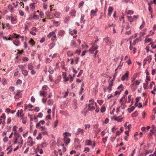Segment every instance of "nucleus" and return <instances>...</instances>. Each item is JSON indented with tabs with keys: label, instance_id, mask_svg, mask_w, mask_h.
Returning <instances> with one entry per match:
<instances>
[{
	"label": "nucleus",
	"instance_id": "f3484780",
	"mask_svg": "<svg viewBox=\"0 0 156 156\" xmlns=\"http://www.w3.org/2000/svg\"><path fill=\"white\" fill-rule=\"evenodd\" d=\"M63 136H71V134L68 132H66L63 133Z\"/></svg>",
	"mask_w": 156,
	"mask_h": 156
},
{
	"label": "nucleus",
	"instance_id": "e433bc0d",
	"mask_svg": "<svg viewBox=\"0 0 156 156\" xmlns=\"http://www.w3.org/2000/svg\"><path fill=\"white\" fill-rule=\"evenodd\" d=\"M76 13V11L75 9H73L70 12L71 15L72 16H74Z\"/></svg>",
	"mask_w": 156,
	"mask_h": 156
},
{
	"label": "nucleus",
	"instance_id": "0e129e2a",
	"mask_svg": "<svg viewBox=\"0 0 156 156\" xmlns=\"http://www.w3.org/2000/svg\"><path fill=\"white\" fill-rule=\"evenodd\" d=\"M11 111V110L9 108H8L6 109L5 112H6L9 113Z\"/></svg>",
	"mask_w": 156,
	"mask_h": 156
},
{
	"label": "nucleus",
	"instance_id": "052dcab7",
	"mask_svg": "<svg viewBox=\"0 0 156 156\" xmlns=\"http://www.w3.org/2000/svg\"><path fill=\"white\" fill-rule=\"evenodd\" d=\"M43 116V114L42 113L40 112L38 113L37 117L39 118H41Z\"/></svg>",
	"mask_w": 156,
	"mask_h": 156
},
{
	"label": "nucleus",
	"instance_id": "c03bdc74",
	"mask_svg": "<svg viewBox=\"0 0 156 156\" xmlns=\"http://www.w3.org/2000/svg\"><path fill=\"white\" fill-rule=\"evenodd\" d=\"M118 128H116L115 126H114L113 127L112 129V132H114L116 129H118Z\"/></svg>",
	"mask_w": 156,
	"mask_h": 156
},
{
	"label": "nucleus",
	"instance_id": "bb28decb",
	"mask_svg": "<svg viewBox=\"0 0 156 156\" xmlns=\"http://www.w3.org/2000/svg\"><path fill=\"white\" fill-rule=\"evenodd\" d=\"M88 107L90 108V110H93L95 109V107L91 105V104H89Z\"/></svg>",
	"mask_w": 156,
	"mask_h": 156
},
{
	"label": "nucleus",
	"instance_id": "6ab92c4d",
	"mask_svg": "<svg viewBox=\"0 0 156 156\" xmlns=\"http://www.w3.org/2000/svg\"><path fill=\"white\" fill-rule=\"evenodd\" d=\"M8 7L9 10L12 13L13 12V8L12 5H8Z\"/></svg>",
	"mask_w": 156,
	"mask_h": 156
},
{
	"label": "nucleus",
	"instance_id": "bf43d9fd",
	"mask_svg": "<svg viewBox=\"0 0 156 156\" xmlns=\"http://www.w3.org/2000/svg\"><path fill=\"white\" fill-rule=\"evenodd\" d=\"M139 17V16L138 15H137V16H134L133 17V21L135 20H136L137 19V18Z\"/></svg>",
	"mask_w": 156,
	"mask_h": 156
},
{
	"label": "nucleus",
	"instance_id": "864d4df0",
	"mask_svg": "<svg viewBox=\"0 0 156 156\" xmlns=\"http://www.w3.org/2000/svg\"><path fill=\"white\" fill-rule=\"evenodd\" d=\"M85 128L87 129V128H89L90 127V125L89 124H85Z\"/></svg>",
	"mask_w": 156,
	"mask_h": 156
},
{
	"label": "nucleus",
	"instance_id": "603ef678",
	"mask_svg": "<svg viewBox=\"0 0 156 156\" xmlns=\"http://www.w3.org/2000/svg\"><path fill=\"white\" fill-rule=\"evenodd\" d=\"M20 91H18V92H17L16 93V96H18L19 97H21V95L20 94Z\"/></svg>",
	"mask_w": 156,
	"mask_h": 156
},
{
	"label": "nucleus",
	"instance_id": "37998d69",
	"mask_svg": "<svg viewBox=\"0 0 156 156\" xmlns=\"http://www.w3.org/2000/svg\"><path fill=\"white\" fill-rule=\"evenodd\" d=\"M135 40L136 41L137 43L141 41L142 39L140 37L139 38H136Z\"/></svg>",
	"mask_w": 156,
	"mask_h": 156
},
{
	"label": "nucleus",
	"instance_id": "4c0bfd02",
	"mask_svg": "<svg viewBox=\"0 0 156 156\" xmlns=\"http://www.w3.org/2000/svg\"><path fill=\"white\" fill-rule=\"evenodd\" d=\"M48 103L49 105H52L53 104V102L51 100H49L48 101Z\"/></svg>",
	"mask_w": 156,
	"mask_h": 156
},
{
	"label": "nucleus",
	"instance_id": "423d86ee",
	"mask_svg": "<svg viewBox=\"0 0 156 156\" xmlns=\"http://www.w3.org/2000/svg\"><path fill=\"white\" fill-rule=\"evenodd\" d=\"M113 82L112 80H111L109 82V85L107 89L109 90L108 93H110L112 90V87L113 85Z\"/></svg>",
	"mask_w": 156,
	"mask_h": 156
},
{
	"label": "nucleus",
	"instance_id": "9b49d317",
	"mask_svg": "<svg viewBox=\"0 0 156 156\" xmlns=\"http://www.w3.org/2000/svg\"><path fill=\"white\" fill-rule=\"evenodd\" d=\"M113 10V8L111 6H109L108 9V15L111 16L112 11Z\"/></svg>",
	"mask_w": 156,
	"mask_h": 156
},
{
	"label": "nucleus",
	"instance_id": "09e8293b",
	"mask_svg": "<svg viewBox=\"0 0 156 156\" xmlns=\"http://www.w3.org/2000/svg\"><path fill=\"white\" fill-rule=\"evenodd\" d=\"M48 87L47 85H44L42 87V89L44 90H46L47 89Z\"/></svg>",
	"mask_w": 156,
	"mask_h": 156
},
{
	"label": "nucleus",
	"instance_id": "ea45409f",
	"mask_svg": "<svg viewBox=\"0 0 156 156\" xmlns=\"http://www.w3.org/2000/svg\"><path fill=\"white\" fill-rule=\"evenodd\" d=\"M32 18L33 19L37 20L38 19V16L36 14H34Z\"/></svg>",
	"mask_w": 156,
	"mask_h": 156
},
{
	"label": "nucleus",
	"instance_id": "a211bd4d",
	"mask_svg": "<svg viewBox=\"0 0 156 156\" xmlns=\"http://www.w3.org/2000/svg\"><path fill=\"white\" fill-rule=\"evenodd\" d=\"M28 69L30 70H32L34 69V66L32 63L29 64L28 65Z\"/></svg>",
	"mask_w": 156,
	"mask_h": 156
},
{
	"label": "nucleus",
	"instance_id": "aec40b11",
	"mask_svg": "<svg viewBox=\"0 0 156 156\" xmlns=\"http://www.w3.org/2000/svg\"><path fill=\"white\" fill-rule=\"evenodd\" d=\"M135 109V107L134 106H132L130 108H128V112L130 113L131 112H132Z\"/></svg>",
	"mask_w": 156,
	"mask_h": 156
},
{
	"label": "nucleus",
	"instance_id": "cd10ccee",
	"mask_svg": "<svg viewBox=\"0 0 156 156\" xmlns=\"http://www.w3.org/2000/svg\"><path fill=\"white\" fill-rule=\"evenodd\" d=\"M127 18L128 20L131 23L133 21V20L132 16H128Z\"/></svg>",
	"mask_w": 156,
	"mask_h": 156
},
{
	"label": "nucleus",
	"instance_id": "dca6fc26",
	"mask_svg": "<svg viewBox=\"0 0 156 156\" xmlns=\"http://www.w3.org/2000/svg\"><path fill=\"white\" fill-rule=\"evenodd\" d=\"M22 73L24 76H27L28 74L27 71L25 69L22 70Z\"/></svg>",
	"mask_w": 156,
	"mask_h": 156
},
{
	"label": "nucleus",
	"instance_id": "680f3d73",
	"mask_svg": "<svg viewBox=\"0 0 156 156\" xmlns=\"http://www.w3.org/2000/svg\"><path fill=\"white\" fill-rule=\"evenodd\" d=\"M2 82L3 85H5L6 83L5 79H3L2 80Z\"/></svg>",
	"mask_w": 156,
	"mask_h": 156
},
{
	"label": "nucleus",
	"instance_id": "b1692460",
	"mask_svg": "<svg viewBox=\"0 0 156 156\" xmlns=\"http://www.w3.org/2000/svg\"><path fill=\"white\" fill-rule=\"evenodd\" d=\"M65 31L63 30H60L58 32V34L59 36H62L64 35Z\"/></svg>",
	"mask_w": 156,
	"mask_h": 156
},
{
	"label": "nucleus",
	"instance_id": "e2e57ef3",
	"mask_svg": "<svg viewBox=\"0 0 156 156\" xmlns=\"http://www.w3.org/2000/svg\"><path fill=\"white\" fill-rule=\"evenodd\" d=\"M31 101L32 102H34L35 101V98L33 96H32L31 98Z\"/></svg>",
	"mask_w": 156,
	"mask_h": 156
},
{
	"label": "nucleus",
	"instance_id": "20e7f679",
	"mask_svg": "<svg viewBox=\"0 0 156 156\" xmlns=\"http://www.w3.org/2000/svg\"><path fill=\"white\" fill-rule=\"evenodd\" d=\"M83 129L79 128L77 129V131H76L74 133H75L76 136L80 135V134H81V135H82V134L83 133Z\"/></svg>",
	"mask_w": 156,
	"mask_h": 156
},
{
	"label": "nucleus",
	"instance_id": "c85d7f7f",
	"mask_svg": "<svg viewBox=\"0 0 156 156\" xmlns=\"http://www.w3.org/2000/svg\"><path fill=\"white\" fill-rule=\"evenodd\" d=\"M55 32H51L49 33L48 35L47 36L48 38L50 37L51 36H53L55 34Z\"/></svg>",
	"mask_w": 156,
	"mask_h": 156
},
{
	"label": "nucleus",
	"instance_id": "79ce46f5",
	"mask_svg": "<svg viewBox=\"0 0 156 156\" xmlns=\"http://www.w3.org/2000/svg\"><path fill=\"white\" fill-rule=\"evenodd\" d=\"M152 41L151 39L148 38L147 39H145V43H147L148 42H149Z\"/></svg>",
	"mask_w": 156,
	"mask_h": 156
},
{
	"label": "nucleus",
	"instance_id": "412c9836",
	"mask_svg": "<svg viewBox=\"0 0 156 156\" xmlns=\"http://www.w3.org/2000/svg\"><path fill=\"white\" fill-rule=\"evenodd\" d=\"M148 82L146 80L145 81V83H143V87L144 89H146L148 86Z\"/></svg>",
	"mask_w": 156,
	"mask_h": 156
},
{
	"label": "nucleus",
	"instance_id": "c756f323",
	"mask_svg": "<svg viewBox=\"0 0 156 156\" xmlns=\"http://www.w3.org/2000/svg\"><path fill=\"white\" fill-rule=\"evenodd\" d=\"M148 5H149L148 10L150 11V14H152V11L151 10V6L150 5V3H148Z\"/></svg>",
	"mask_w": 156,
	"mask_h": 156
},
{
	"label": "nucleus",
	"instance_id": "8fccbe9b",
	"mask_svg": "<svg viewBox=\"0 0 156 156\" xmlns=\"http://www.w3.org/2000/svg\"><path fill=\"white\" fill-rule=\"evenodd\" d=\"M96 13L95 12L94 10H91L90 11V16L92 17V15L94 14H95Z\"/></svg>",
	"mask_w": 156,
	"mask_h": 156
},
{
	"label": "nucleus",
	"instance_id": "ddd939ff",
	"mask_svg": "<svg viewBox=\"0 0 156 156\" xmlns=\"http://www.w3.org/2000/svg\"><path fill=\"white\" fill-rule=\"evenodd\" d=\"M13 43L16 46H18L20 44V42L17 39L13 41Z\"/></svg>",
	"mask_w": 156,
	"mask_h": 156
},
{
	"label": "nucleus",
	"instance_id": "0eeeda50",
	"mask_svg": "<svg viewBox=\"0 0 156 156\" xmlns=\"http://www.w3.org/2000/svg\"><path fill=\"white\" fill-rule=\"evenodd\" d=\"M23 140L22 139V137H16L15 139L16 143H22Z\"/></svg>",
	"mask_w": 156,
	"mask_h": 156
},
{
	"label": "nucleus",
	"instance_id": "5701e85b",
	"mask_svg": "<svg viewBox=\"0 0 156 156\" xmlns=\"http://www.w3.org/2000/svg\"><path fill=\"white\" fill-rule=\"evenodd\" d=\"M14 37H15L16 38H18V37H20L22 38L23 39L24 37L23 36H22V37L20 36L18 34H14Z\"/></svg>",
	"mask_w": 156,
	"mask_h": 156
},
{
	"label": "nucleus",
	"instance_id": "3c124183",
	"mask_svg": "<svg viewBox=\"0 0 156 156\" xmlns=\"http://www.w3.org/2000/svg\"><path fill=\"white\" fill-rule=\"evenodd\" d=\"M51 39L53 41H54L56 40V35H55V34L52 36V37Z\"/></svg>",
	"mask_w": 156,
	"mask_h": 156
},
{
	"label": "nucleus",
	"instance_id": "a19ab883",
	"mask_svg": "<svg viewBox=\"0 0 156 156\" xmlns=\"http://www.w3.org/2000/svg\"><path fill=\"white\" fill-rule=\"evenodd\" d=\"M145 34V32L144 31H142V32H140L139 34V35H140V37L144 36V35Z\"/></svg>",
	"mask_w": 156,
	"mask_h": 156
},
{
	"label": "nucleus",
	"instance_id": "c9c22d12",
	"mask_svg": "<svg viewBox=\"0 0 156 156\" xmlns=\"http://www.w3.org/2000/svg\"><path fill=\"white\" fill-rule=\"evenodd\" d=\"M14 135L15 136H20V134L16 131L14 132Z\"/></svg>",
	"mask_w": 156,
	"mask_h": 156
},
{
	"label": "nucleus",
	"instance_id": "4468645a",
	"mask_svg": "<svg viewBox=\"0 0 156 156\" xmlns=\"http://www.w3.org/2000/svg\"><path fill=\"white\" fill-rule=\"evenodd\" d=\"M92 141L90 140H86L85 142V144L86 145H91Z\"/></svg>",
	"mask_w": 156,
	"mask_h": 156
},
{
	"label": "nucleus",
	"instance_id": "6e6552de",
	"mask_svg": "<svg viewBox=\"0 0 156 156\" xmlns=\"http://www.w3.org/2000/svg\"><path fill=\"white\" fill-rule=\"evenodd\" d=\"M98 45L95 47H94V46H92V47L89 49V51L93 53L94 51H95L98 48Z\"/></svg>",
	"mask_w": 156,
	"mask_h": 156
},
{
	"label": "nucleus",
	"instance_id": "393cba45",
	"mask_svg": "<svg viewBox=\"0 0 156 156\" xmlns=\"http://www.w3.org/2000/svg\"><path fill=\"white\" fill-rule=\"evenodd\" d=\"M138 115V112L137 111H136L132 115V117H134L137 116Z\"/></svg>",
	"mask_w": 156,
	"mask_h": 156
},
{
	"label": "nucleus",
	"instance_id": "9d476101",
	"mask_svg": "<svg viewBox=\"0 0 156 156\" xmlns=\"http://www.w3.org/2000/svg\"><path fill=\"white\" fill-rule=\"evenodd\" d=\"M152 59V58L151 55H149L148 56H147L146 58L144 59V61H148L149 62V63H150L151 60Z\"/></svg>",
	"mask_w": 156,
	"mask_h": 156
},
{
	"label": "nucleus",
	"instance_id": "49530a36",
	"mask_svg": "<svg viewBox=\"0 0 156 156\" xmlns=\"http://www.w3.org/2000/svg\"><path fill=\"white\" fill-rule=\"evenodd\" d=\"M16 83L17 84H21L22 83V81L21 80L19 79L17 80Z\"/></svg>",
	"mask_w": 156,
	"mask_h": 156
},
{
	"label": "nucleus",
	"instance_id": "69168bd1",
	"mask_svg": "<svg viewBox=\"0 0 156 156\" xmlns=\"http://www.w3.org/2000/svg\"><path fill=\"white\" fill-rule=\"evenodd\" d=\"M18 67L22 70L24 68V66L23 65H19Z\"/></svg>",
	"mask_w": 156,
	"mask_h": 156
},
{
	"label": "nucleus",
	"instance_id": "72a5a7b5",
	"mask_svg": "<svg viewBox=\"0 0 156 156\" xmlns=\"http://www.w3.org/2000/svg\"><path fill=\"white\" fill-rule=\"evenodd\" d=\"M84 3V2L83 1H82L81 2H80L79 4V8H80L81 7H82V6L83 5Z\"/></svg>",
	"mask_w": 156,
	"mask_h": 156
},
{
	"label": "nucleus",
	"instance_id": "f704fd0d",
	"mask_svg": "<svg viewBox=\"0 0 156 156\" xmlns=\"http://www.w3.org/2000/svg\"><path fill=\"white\" fill-rule=\"evenodd\" d=\"M73 55V53L72 52L70 51H68L67 52V55L69 56H71Z\"/></svg>",
	"mask_w": 156,
	"mask_h": 156
},
{
	"label": "nucleus",
	"instance_id": "5fc2aeb1",
	"mask_svg": "<svg viewBox=\"0 0 156 156\" xmlns=\"http://www.w3.org/2000/svg\"><path fill=\"white\" fill-rule=\"evenodd\" d=\"M116 75H117V73H115L114 75L113 76V79L111 80H112V82H113V81L115 80V77L116 76Z\"/></svg>",
	"mask_w": 156,
	"mask_h": 156
},
{
	"label": "nucleus",
	"instance_id": "a18cd8bd",
	"mask_svg": "<svg viewBox=\"0 0 156 156\" xmlns=\"http://www.w3.org/2000/svg\"><path fill=\"white\" fill-rule=\"evenodd\" d=\"M1 119H5V113H3L2 114V115L0 117Z\"/></svg>",
	"mask_w": 156,
	"mask_h": 156
},
{
	"label": "nucleus",
	"instance_id": "4d7b16f0",
	"mask_svg": "<svg viewBox=\"0 0 156 156\" xmlns=\"http://www.w3.org/2000/svg\"><path fill=\"white\" fill-rule=\"evenodd\" d=\"M51 119V118L50 115H47L46 116L45 119L46 120H48V119Z\"/></svg>",
	"mask_w": 156,
	"mask_h": 156
},
{
	"label": "nucleus",
	"instance_id": "2eb2a0df",
	"mask_svg": "<svg viewBox=\"0 0 156 156\" xmlns=\"http://www.w3.org/2000/svg\"><path fill=\"white\" fill-rule=\"evenodd\" d=\"M55 43L54 42L51 43L48 45L49 49H51L55 46Z\"/></svg>",
	"mask_w": 156,
	"mask_h": 156
},
{
	"label": "nucleus",
	"instance_id": "f8f14e48",
	"mask_svg": "<svg viewBox=\"0 0 156 156\" xmlns=\"http://www.w3.org/2000/svg\"><path fill=\"white\" fill-rule=\"evenodd\" d=\"M85 17V16L84 14H81V17L80 18V23H85V20H84V19Z\"/></svg>",
	"mask_w": 156,
	"mask_h": 156
},
{
	"label": "nucleus",
	"instance_id": "de8ad7c7",
	"mask_svg": "<svg viewBox=\"0 0 156 156\" xmlns=\"http://www.w3.org/2000/svg\"><path fill=\"white\" fill-rule=\"evenodd\" d=\"M39 108L37 107H36L34 108V111H36L37 112H38L39 111Z\"/></svg>",
	"mask_w": 156,
	"mask_h": 156
},
{
	"label": "nucleus",
	"instance_id": "4be33fe9",
	"mask_svg": "<svg viewBox=\"0 0 156 156\" xmlns=\"http://www.w3.org/2000/svg\"><path fill=\"white\" fill-rule=\"evenodd\" d=\"M48 71L50 74H52L54 73V70L53 68L51 66L49 68Z\"/></svg>",
	"mask_w": 156,
	"mask_h": 156
},
{
	"label": "nucleus",
	"instance_id": "f03ea898",
	"mask_svg": "<svg viewBox=\"0 0 156 156\" xmlns=\"http://www.w3.org/2000/svg\"><path fill=\"white\" fill-rule=\"evenodd\" d=\"M27 143L28 145L31 146L35 144V142L33 141L31 137H28Z\"/></svg>",
	"mask_w": 156,
	"mask_h": 156
},
{
	"label": "nucleus",
	"instance_id": "7ed1b4c3",
	"mask_svg": "<svg viewBox=\"0 0 156 156\" xmlns=\"http://www.w3.org/2000/svg\"><path fill=\"white\" fill-rule=\"evenodd\" d=\"M103 40L108 45H111L112 44L111 39L108 36L105 38Z\"/></svg>",
	"mask_w": 156,
	"mask_h": 156
},
{
	"label": "nucleus",
	"instance_id": "774afa93",
	"mask_svg": "<svg viewBox=\"0 0 156 156\" xmlns=\"http://www.w3.org/2000/svg\"><path fill=\"white\" fill-rule=\"evenodd\" d=\"M23 111L22 109H21L20 111V116L22 117H23Z\"/></svg>",
	"mask_w": 156,
	"mask_h": 156
},
{
	"label": "nucleus",
	"instance_id": "39448f33",
	"mask_svg": "<svg viewBox=\"0 0 156 156\" xmlns=\"http://www.w3.org/2000/svg\"><path fill=\"white\" fill-rule=\"evenodd\" d=\"M129 74V71H128L126 72L122 77L121 80L124 81L126 78H127L128 77Z\"/></svg>",
	"mask_w": 156,
	"mask_h": 156
},
{
	"label": "nucleus",
	"instance_id": "f257e3e1",
	"mask_svg": "<svg viewBox=\"0 0 156 156\" xmlns=\"http://www.w3.org/2000/svg\"><path fill=\"white\" fill-rule=\"evenodd\" d=\"M155 134H156V128L155 126L153 125L152 127V129L150 130L149 135L152 136L153 134H154L155 135Z\"/></svg>",
	"mask_w": 156,
	"mask_h": 156
},
{
	"label": "nucleus",
	"instance_id": "338daca9",
	"mask_svg": "<svg viewBox=\"0 0 156 156\" xmlns=\"http://www.w3.org/2000/svg\"><path fill=\"white\" fill-rule=\"evenodd\" d=\"M47 95V92H44L43 93H42V96L44 97H46Z\"/></svg>",
	"mask_w": 156,
	"mask_h": 156
},
{
	"label": "nucleus",
	"instance_id": "7c9ffc66",
	"mask_svg": "<svg viewBox=\"0 0 156 156\" xmlns=\"http://www.w3.org/2000/svg\"><path fill=\"white\" fill-rule=\"evenodd\" d=\"M106 109L105 107H102L101 109V112L103 113L105 111Z\"/></svg>",
	"mask_w": 156,
	"mask_h": 156
},
{
	"label": "nucleus",
	"instance_id": "13d9d810",
	"mask_svg": "<svg viewBox=\"0 0 156 156\" xmlns=\"http://www.w3.org/2000/svg\"><path fill=\"white\" fill-rule=\"evenodd\" d=\"M19 13L20 15L21 16H23L24 15V12L22 10H20L19 11Z\"/></svg>",
	"mask_w": 156,
	"mask_h": 156
},
{
	"label": "nucleus",
	"instance_id": "58836bf2",
	"mask_svg": "<svg viewBox=\"0 0 156 156\" xmlns=\"http://www.w3.org/2000/svg\"><path fill=\"white\" fill-rule=\"evenodd\" d=\"M30 7L31 9H34L35 7L34 5V3L31 4L30 5Z\"/></svg>",
	"mask_w": 156,
	"mask_h": 156
},
{
	"label": "nucleus",
	"instance_id": "6e6d98bb",
	"mask_svg": "<svg viewBox=\"0 0 156 156\" xmlns=\"http://www.w3.org/2000/svg\"><path fill=\"white\" fill-rule=\"evenodd\" d=\"M134 13V12L133 11L131 10H129L127 13L128 14H133Z\"/></svg>",
	"mask_w": 156,
	"mask_h": 156
},
{
	"label": "nucleus",
	"instance_id": "a878e982",
	"mask_svg": "<svg viewBox=\"0 0 156 156\" xmlns=\"http://www.w3.org/2000/svg\"><path fill=\"white\" fill-rule=\"evenodd\" d=\"M71 45L73 48L76 47V42L74 41H73L71 43Z\"/></svg>",
	"mask_w": 156,
	"mask_h": 156
},
{
	"label": "nucleus",
	"instance_id": "2f4dec72",
	"mask_svg": "<svg viewBox=\"0 0 156 156\" xmlns=\"http://www.w3.org/2000/svg\"><path fill=\"white\" fill-rule=\"evenodd\" d=\"M83 72V70H80V72H79V73H78V74L77 76V77H80L81 76V75L82 74Z\"/></svg>",
	"mask_w": 156,
	"mask_h": 156
},
{
	"label": "nucleus",
	"instance_id": "1a4fd4ad",
	"mask_svg": "<svg viewBox=\"0 0 156 156\" xmlns=\"http://www.w3.org/2000/svg\"><path fill=\"white\" fill-rule=\"evenodd\" d=\"M63 140L64 142V143L66 144H67L69 143L70 142V139L69 138H68V137H64Z\"/></svg>",
	"mask_w": 156,
	"mask_h": 156
},
{
	"label": "nucleus",
	"instance_id": "473e14b6",
	"mask_svg": "<svg viewBox=\"0 0 156 156\" xmlns=\"http://www.w3.org/2000/svg\"><path fill=\"white\" fill-rule=\"evenodd\" d=\"M47 145V144L46 142H43L41 145V147L43 148L45 147Z\"/></svg>",
	"mask_w": 156,
	"mask_h": 156
}]
</instances>
